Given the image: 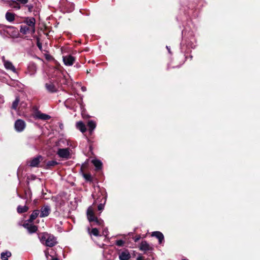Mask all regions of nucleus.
Wrapping results in <instances>:
<instances>
[{
	"instance_id": "obj_8",
	"label": "nucleus",
	"mask_w": 260,
	"mask_h": 260,
	"mask_svg": "<svg viewBox=\"0 0 260 260\" xmlns=\"http://www.w3.org/2000/svg\"><path fill=\"white\" fill-rule=\"evenodd\" d=\"M75 58L70 55H67L63 57V61L66 66H72L75 61Z\"/></svg>"
},
{
	"instance_id": "obj_2",
	"label": "nucleus",
	"mask_w": 260,
	"mask_h": 260,
	"mask_svg": "<svg viewBox=\"0 0 260 260\" xmlns=\"http://www.w3.org/2000/svg\"><path fill=\"white\" fill-rule=\"evenodd\" d=\"M87 219L90 222H95L96 224L98 225H101L103 223V220L98 219V218L95 216L94 209L92 206L88 207L87 210Z\"/></svg>"
},
{
	"instance_id": "obj_32",
	"label": "nucleus",
	"mask_w": 260,
	"mask_h": 260,
	"mask_svg": "<svg viewBox=\"0 0 260 260\" xmlns=\"http://www.w3.org/2000/svg\"><path fill=\"white\" fill-rule=\"evenodd\" d=\"M16 1L22 4H25L28 2V0H16Z\"/></svg>"
},
{
	"instance_id": "obj_12",
	"label": "nucleus",
	"mask_w": 260,
	"mask_h": 260,
	"mask_svg": "<svg viewBox=\"0 0 260 260\" xmlns=\"http://www.w3.org/2000/svg\"><path fill=\"white\" fill-rule=\"evenodd\" d=\"M119 258L120 260H128L131 258V254L128 250H125L119 254Z\"/></svg>"
},
{
	"instance_id": "obj_44",
	"label": "nucleus",
	"mask_w": 260,
	"mask_h": 260,
	"mask_svg": "<svg viewBox=\"0 0 260 260\" xmlns=\"http://www.w3.org/2000/svg\"><path fill=\"white\" fill-rule=\"evenodd\" d=\"M63 142V140H60L59 142Z\"/></svg>"
},
{
	"instance_id": "obj_26",
	"label": "nucleus",
	"mask_w": 260,
	"mask_h": 260,
	"mask_svg": "<svg viewBox=\"0 0 260 260\" xmlns=\"http://www.w3.org/2000/svg\"><path fill=\"white\" fill-rule=\"evenodd\" d=\"M19 102V100L18 98H16L12 104V108L13 109H14V110L17 109Z\"/></svg>"
},
{
	"instance_id": "obj_4",
	"label": "nucleus",
	"mask_w": 260,
	"mask_h": 260,
	"mask_svg": "<svg viewBox=\"0 0 260 260\" xmlns=\"http://www.w3.org/2000/svg\"><path fill=\"white\" fill-rule=\"evenodd\" d=\"M57 154L60 158L67 159L70 157V150L69 148H59Z\"/></svg>"
},
{
	"instance_id": "obj_24",
	"label": "nucleus",
	"mask_w": 260,
	"mask_h": 260,
	"mask_svg": "<svg viewBox=\"0 0 260 260\" xmlns=\"http://www.w3.org/2000/svg\"><path fill=\"white\" fill-rule=\"evenodd\" d=\"M28 210V208L26 206H19L17 207V211L18 213H20L25 212Z\"/></svg>"
},
{
	"instance_id": "obj_10",
	"label": "nucleus",
	"mask_w": 260,
	"mask_h": 260,
	"mask_svg": "<svg viewBox=\"0 0 260 260\" xmlns=\"http://www.w3.org/2000/svg\"><path fill=\"white\" fill-rule=\"evenodd\" d=\"M23 226L25 228H26L28 230V232L29 233H34L36 232L38 229L37 226H36L32 224L29 223L28 222L24 223L23 224Z\"/></svg>"
},
{
	"instance_id": "obj_30",
	"label": "nucleus",
	"mask_w": 260,
	"mask_h": 260,
	"mask_svg": "<svg viewBox=\"0 0 260 260\" xmlns=\"http://www.w3.org/2000/svg\"><path fill=\"white\" fill-rule=\"evenodd\" d=\"M67 4L68 5H70V7H71V8H70V10H67V12H72L73 10V9H74V6H73V4H70V3H67Z\"/></svg>"
},
{
	"instance_id": "obj_25",
	"label": "nucleus",
	"mask_w": 260,
	"mask_h": 260,
	"mask_svg": "<svg viewBox=\"0 0 260 260\" xmlns=\"http://www.w3.org/2000/svg\"><path fill=\"white\" fill-rule=\"evenodd\" d=\"M10 6L12 8H15L16 9H19L20 8V5L15 1H12L10 4Z\"/></svg>"
},
{
	"instance_id": "obj_36",
	"label": "nucleus",
	"mask_w": 260,
	"mask_h": 260,
	"mask_svg": "<svg viewBox=\"0 0 260 260\" xmlns=\"http://www.w3.org/2000/svg\"><path fill=\"white\" fill-rule=\"evenodd\" d=\"M137 260H144V258L142 256H139L137 257Z\"/></svg>"
},
{
	"instance_id": "obj_23",
	"label": "nucleus",
	"mask_w": 260,
	"mask_h": 260,
	"mask_svg": "<svg viewBox=\"0 0 260 260\" xmlns=\"http://www.w3.org/2000/svg\"><path fill=\"white\" fill-rule=\"evenodd\" d=\"M46 87L47 89L50 92H54L56 90L55 87L52 83H46Z\"/></svg>"
},
{
	"instance_id": "obj_20",
	"label": "nucleus",
	"mask_w": 260,
	"mask_h": 260,
	"mask_svg": "<svg viewBox=\"0 0 260 260\" xmlns=\"http://www.w3.org/2000/svg\"><path fill=\"white\" fill-rule=\"evenodd\" d=\"M88 126L89 128V133L91 134L92 131L96 127V123L92 120H90L88 122Z\"/></svg>"
},
{
	"instance_id": "obj_38",
	"label": "nucleus",
	"mask_w": 260,
	"mask_h": 260,
	"mask_svg": "<svg viewBox=\"0 0 260 260\" xmlns=\"http://www.w3.org/2000/svg\"><path fill=\"white\" fill-rule=\"evenodd\" d=\"M167 49H168L169 53H170V49L168 47V46H167Z\"/></svg>"
},
{
	"instance_id": "obj_34",
	"label": "nucleus",
	"mask_w": 260,
	"mask_h": 260,
	"mask_svg": "<svg viewBox=\"0 0 260 260\" xmlns=\"http://www.w3.org/2000/svg\"><path fill=\"white\" fill-rule=\"evenodd\" d=\"M45 256H46V258L47 259H49V256L50 255L49 254V252L47 250L45 251Z\"/></svg>"
},
{
	"instance_id": "obj_43",
	"label": "nucleus",
	"mask_w": 260,
	"mask_h": 260,
	"mask_svg": "<svg viewBox=\"0 0 260 260\" xmlns=\"http://www.w3.org/2000/svg\"><path fill=\"white\" fill-rule=\"evenodd\" d=\"M92 197H93V198H94L95 195H94V193H93V194H92Z\"/></svg>"
},
{
	"instance_id": "obj_15",
	"label": "nucleus",
	"mask_w": 260,
	"mask_h": 260,
	"mask_svg": "<svg viewBox=\"0 0 260 260\" xmlns=\"http://www.w3.org/2000/svg\"><path fill=\"white\" fill-rule=\"evenodd\" d=\"M40 213V211L38 210H34L31 214L30 216V218L28 221L29 222H32L35 219L37 218V217L39 216Z\"/></svg>"
},
{
	"instance_id": "obj_31",
	"label": "nucleus",
	"mask_w": 260,
	"mask_h": 260,
	"mask_svg": "<svg viewBox=\"0 0 260 260\" xmlns=\"http://www.w3.org/2000/svg\"><path fill=\"white\" fill-rule=\"evenodd\" d=\"M84 177L85 178V179L89 181L91 180V176L89 174H84Z\"/></svg>"
},
{
	"instance_id": "obj_22",
	"label": "nucleus",
	"mask_w": 260,
	"mask_h": 260,
	"mask_svg": "<svg viewBox=\"0 0 260 260\" xmlns=\"http://www.w3.org/2000/svg\"><path fill=\"white\" fill-rule=\"evenodd\" d=\"M20 31L23 34H26L27 33L30 32V28L26 26H21Z\"/></svg>"
},
{
	"instance_id": "obj_16",
	"label": "nucleus",
	"mask_w": 260,
	"mask_h": 260,
	"mask_svg": "<svg viewBox=\"0 0 260 260\" xmlns=\"http://www.w3.org/2000/svg\"><path fill=\"white\" fill-rule=\"evenodd\" d=\"M76 127L83 133L86 131V126L82 121L77 122Z\"/></svg>"
},
{
	"instance_id": "obj_35",
	"label": "nucleus",
	"mask_w": 260,
	"mask_h": 260,
	"mask_svg": "<svg viewBox=\"0 0 260 260\" xmlns=\"http://www.w3.org/2000/svg\"><path fill=\"white\" fill-rule=\"evenodd\" d=\"M81 90H82V91H83V92H84V91H86V87H85V86H82V87H81Z\"/></svg>"
},
{
	"instance_id": "obj_1",
	"label": "nucleus",
	"mask_w": 260,
	"mask_h": 260,
	"mask_svg": "<svg viewBox=\"0 0 260 260\" xmlns=\"http://www.w3.org/2000/svg\"><path fill=\"white\" fill-rule=\"evenodd\" d=\"M41 242L46 246L52 247L56 244L55 238L51 235L46 233L41 234L39 236Z\"/></svg>"
},
{
	"instance_id": "obj_29",
	"label": "nucleus",
	"mask_w": 260,
	"mask_h": 260,
	"mask_svg": "<svg viewBox=\"0 0 260 260\" xmlns=\"http://www.w3.org/2000/svg\"><path fill=\"white\" fill-rule=\"evenodd\" d=\"M116 245L119 246H122L124 244V241L122 240H119L116 241Z\"/></svg>"
},
{
	"instance_id": "obj_42",
	"label": "nucleus",
	"mask_w": 260,
	"mask_h": 260,
	"mask_svg": "<svg viewBox=\"0 0 260 260\" xmlns=\"http://www.w3.org/2000/svg\"><path fill=\"white\" fill-rule=\"evenodd\" d=\"M138 240H139V238H137V239H135V241H138Z\"/></svg>"
},
{
	"instance_id": "obj_6",
	"label": "nucleus",
	"mask_w": 260,
	"mask_h": 260,
	"mask_svg": "<svg viewBox=\"0 0 260 260\" xmlns=\"http://www.w3.org/2000/svg\"><path fill=\"white\" fill-rule=\"evenodd\" d=\"M51 212V208L49 205L43 206L40 211V217H45L48 216Z\"/></svg>"
},
{
	"instance_id": "obj_17",
	"label": "nucleus",
	"mask_w": 260,
	"mask_h": 260,
	"mask_svg": "<svg viewBox=\"0 0 260 260\" xmlns=\"http://www.w3.org/2000/svg\"><path fill=\"white\" fill-rule=\"evenodd\" d=\"M35 116L36 118H37L38 119H43V120H47L50 118V116H49L48 115L41 113L40 112H37Z\"/></svg>"
},
{
	"instance_id": "obj_7",
	"label": "nucleus",
	"mask_w": 260,
	"mask_h": 260,
	"mask_svg": "<svg viewBox=\"0 0 260 260\" xmlns=\"http://www.w3.org/2000/svg\"><path fill=\"white\" fill-rule=\"evenodd\" d=\"M25 127V123L21 119L17 120L15 123V128L17 132H22Z\"/></svg>"
},
{
	"instance_id": "obj_13",
	"label": "nucleus",
	"mask_w": 260,
	"mask_h": 260,
	"mask_svg": "<svg viewBox=\"0 0 260 260\" xmlns=\"http://www.w3.org/2000/svg\"><path fill=\"white\" fill-rule=\"evenodd\" d=\"M4 64L6 69L10 70L14 73L16 72L15 68L13 65L12 62H11L10 61L4 60Z\"/></svg>"
},
{
	"instance_id": "obj_11",
	"label": "nucleus",
	"mask_w": 260,
	"mask_h": 260,
	"mask_svg": "<svg viewBox=\"0 0 260 260\" xmlns=\"http://www.w3.org/2000/svg\"><path fill=\"white\" fill-rule=\"evenodd\" d=\"M151 236L152 237H155L158 240L159 244H161L164 240V236L160 232H153L152 233Z\"/></svg>"
},
{
	"instance_id": "obj_14",
	"label": "nucleus",
	"mask_w": 260,
	"mask_h": 260,
	"mask_svg": "<svg viewBox=\"0 0 260 260\" xmlns=\"http://www.w3.org/2000/svg\"><path fill=\"white\" fill-rule=\"evenodd\" d=\"M58 164V162H57L55 160L48 161L46 162L45 166H44V168L46 169H50L52 167L57 165Z\"/></svg>"
},
{
	"instance_id": "obj_21",
	"label": "nucleus",
	"mask_w": 260,
	"mask_h": 260,
	"mask_svg": "<svg viewBox=\"0 0 260 260\" xmlns=\"http://www.w3.org/2000/svg\"><path fill=\"white\" fill-rule=\"evenodd\" d=\"M92 163L94 165L97 169H100L101 168L102 164L100 160L98 159H93L92 160Z\"/></svg>"
},
{
	"instance_id": "obj_37",
	"label": "nucleus",
	"mask_w": 260,
	"mask_h": 260,
	"mask_svg": "<svg viewBox=\"0 0 260 260\" xmlns=\"http://www.w3.org/2000/svg\"><path fill=\"white\" fill-rule=\"evenodd\" d=\"M21 106L25 108L26 106V104L25 103H21Z\"/></svg>"
},
{
	"instance_id": "obj_19",
	"label": "nucleus",
	"mask_w": 260,
	"mask_h": 260,
	"mask_svg": "<svg viewBox=\"0 0 260 260\" xmlns=\"http://www.w3.org/2000/svg\"><path fill=\"white\" fill-rule=\"evenodd\" d=\"M6 19L9 22H12L14 20L15 14L8 12L6 14Z\"/></svg>"
},
{
	"instance_id": "obj_9",
	"label": "nucleus",
	"mask_w": 260,
	"mask_h": 260,
	"mask_svg": "<svg viewBox=\"0 0 260 260\" xmlns=\"http://www.w3.org/2000/svg\"><path fill=\"white\" fill-rule=\"evenodd\" d=\"M140 250L146 252L153 249L152 247L145 241H142L139 246Z\"/></svg>"
},
{
	"instance_id": "obj_27",
	"label": "nucleus",
	"mask_w": 260,
	"mask_h": 260,
	"mask_svg": "<svg viewBox=\"0 0 260 260\" xmlns=\"http://www.w3.org/2000/svg\"><path fill=\"white\" fill-rule=\"evenodd\" d=\"M91 234L94 236H98L99 235V231L96 228H93L91 230Z\"/></svg>"
},
{
	"instance_id": "obj_41",
	"label": "nucleus",
	"mask_w": 260,
	"mask_h": 260,
	"mask_svg": "<svg viewBox=\"0 0 260 260\" xmlns=\"http://www.w3.org/2000/svg\"><path fill=\"white\" fill-rule=\"evenodd\" d=\"M38 46L40 48H41V46L40 44H38Z\"/></svg>"
},
{
	"instance_id": "obj_28",
	"label": "nucleus",
	"mask_w": 260,
	"mask_h": 260,
	"mask_svg": "<svg viewBox=\"0 0 260 260\" xmlns=\"http://www.w3.org/2000/svg\"><path fill=\"white\" fill-rule=\"evenodd\" d=\"M105 202H106V199H105L104 203H105ZM104 204H105V203H104V204L101 203L98 205V208L99 211H102L104 209Z\"/></svg>"
},
{
	"instance_id": "obj_39",
	"label": "nucleus",
	"mask_w": 260,
	"mask_h": 260,
	"mask_svg": "<svg viewBox=\"0 0 260 260\" xmlns=\"http://www.w3.org/2000/svg\"><path fill=\"white\" fill-rule=\"evenodd\" d=\"M51 260H59V259L56 258H52Z\"/></svg>"
},
{
	"instance_id": "obj_33",
	"label": "nucleus",
	"mask_w": 260,
	"mask_h": 260,
	"mask_svg": "<svg viewBox=\"0 0 260 260\" xmlns=\"http://www.w3.org/2000/svg\"><path fill=\"white\" fill-rule=\"evenodd\" d=\"M4 103V98L2 95H0V104H3Z\"/></svg>"
},
{
	"instance_id": "obj_40",
	"label": "nucleus",
	"mask_w": 260,
	"mask_h": 260,
	"mask_svg": "<svg viewBox=\"0 0 260 260\" xmlns=\"http://www.w3.org/2000/svg\"><path fill=\"white\" fill-rule=\"evenodd\" d=\"M8 28L10 29H12L13 28V27H9Z\"/></svg>"
},
{
	"instance_id": "obj_3",
	"label": "nucleus",
	"mask_w": 260,
	"mask_h": 260,
	"mask_svg": "<svg viewBox=\"0 0 260 260\" xmlns=\"http://www.w3.org/2000/svg\"><path fill=\"white\" fill-rule=\"evenodd\" d=\"M28 27L30 28V33L33 34L35 32L36 20L34 17H26L24 21Z\"/></svg>"
},
{
	"instance_id": "obj_18",
	"label": "nucleus",
	"mask_w": 260,
	"mask_h": 260,
	"mask_svg": "<svg viewBox=\"0 0 260 260\" xmlns=\"http://www.w3.org/2000/svg\"><path fill=\"white\" fill-rule=\"evenodd\" d=\"M11 256V253L10 251H6L1 253V258L2 260H8V258Z\"/></svg>"
},
{
	"instance_id": "obj_5",
	"label": "nucleus",
	"mask_w": 260,
	"mask_h": 260,
	"mask_svg": "<svg viewBox=\"0 0 260 260\" xmlns=\"http://www.w3.org/2000/svg\"><path fill=\"white\" fill-rule=\"evenodd\" d=\"M43 160V157L41 155H38L28 161L29 166L31 167H38L41 161Z\"/></svg>"
}]
</instances>
